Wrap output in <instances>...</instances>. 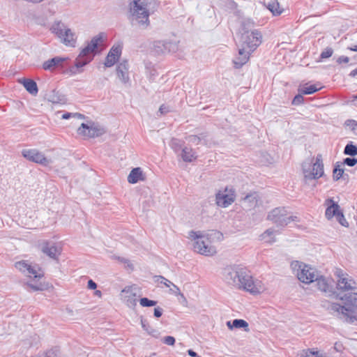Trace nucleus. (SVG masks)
I'll return each mask as SVG.
<instances>
[{
  "mask_svg": "<svg viewBox=\"0 0 357 357\" xmlns=\"http://www.w3.org/2000/svg\"><path fill=\"white\" fill-rule=\"evenodd\" d=\"M347 125L351 126L352 130L357 134V121L355 120H348Z\"/></svg>",
  "mask_w": 357,
  "mask_h": 357,
  "instance_id": "09e8293b",
  "label": "nucleus"
},
{
  "mask_svg": "<svg viewBox=\"0 0 357 357\" xmlns=\"http://www.w3.org/2000/svg\"><path fill=\"white\" fill-rule=\"evenodd\" d=\"M252 52L246 47L242 45V47L238 50V56L234 60L235 67L239 68L245 64Z\"/></svg>",
  "mask_w": 357,
  "mask_h": 357,
  "instance_id": "4be33fe9",
  "label": "nucleus"
},
{
  "mask_svg": "<svg viewBox=\"0 0 357 357\" xmlns=\"http://www.w3.org/2000/svg\"><path fill=\"white\" fill-rule=\"evenodd\" d=\"M92 60V57H86L85 56H81V53H79V56L77 57L75 61V68H72L70 71L73 73H81L82 70H79L83 66H86Z\"/></svg>",
  "mask_w": 357,
  "mask_h": 357,
  "instance_id": "a878e982",
  "label": "nucleus"
},
{
  "mask_svg": "<svg viewBox=\"0 0 357 357\" xmlns=\"http://www.w3.org/2000/svg\"><path fill=\"white\" fill-rule=\"evenodd\" d=\"M116 74L122 82L127 83L129 81L128 63L127 61H123L118 64Z\"/></svg>",
  "mask_w": 357,
  "mask_h": 357,
  "instance_id": "b1692460",
  "label": "nucleus"
},
{
  "mask_svg": "<svg viewBox=\"0 0 357 357\" xmlns=\"http://www.w3.org/2000/svg\"><path fill=\"white\" fill-rule=\"evenodd\" d=\"M349 61V58L348 56H341L338 57V59H337V62L340 64L342 63H347Z\"/></svg>",
  "mask_w": 357,
  "mask_h": 357,
  "instance_id": "603ef678",
  "label": "nucleus"
},
{
  "mask_svg": "<svg viewBox=\"0 0 357 357\" xmlns=\"http://www.w3.org/2000/svg\"><path fill=\"white\" fill-rule=\"evenodd\" d=\"M139 303L143 307H151L155 305L157 303L147 298H142L139 300Z\"/></svg>",
  "mask_w": 357,
  "mask_h": 357,
  "instance_id": "58836bf2",
  "label": "nucleus"
},
{
  "mask_svg": "<svg viewBox=\"0 0 357 357\" xmlns=\"http://www.w3.org/2000/svg\"><path fill=\"white\" fill-rule=\"evenodd\" d=\"M355 99H357V96L354 97Z\"/></svg>",
  "mask_w": 357,
  "mask_h": 357,
  "instance_id": "338daca9",
  "label": "nucleus"
},
{
  "mask_svg": "<svg viewBox=\"0 0 357 357\" xmlns=\"http://www.w3.org/2000/svg\"><path fill=\"white\" fill-rule=\"evenodd\" d=\"M94 294L96 296H97L98 297L102 296V292L100 290H96Z\"/></svg>",
  "mask_w": 357,
  "mask_h": 357,
  "instance_id": "680f3d73",
  "label": "nucleus"
},
{
  "mask_svg": "<svg viewBox=\"0 0 357 357\" xmlns=\"http://www.w3.org/2000/svg\"><path fill=\"white\" fill-rule=\"evenodd\" d=\"M357 75V68H356L355 70H352L350 74H349V76L351 77H355Z\"/></svg>",
  "mask_w": 357,
  "mask_h": 357,
  "instance_id": "052dcab7",
  "label": "nucleus"
},
{
  "mask_svg": "<svg viewBox=\"0 0 357 357\" xmlns=\"http://www.w3.org/2000/svg\"><path fill=\"white\" fill-rule=\"evenodd\" d=\"M50 30L67 46L75 47L77 37L75 33L61 22H54Z\"/></svg>",
  "mask_w": 357,
  "mask_h": 357,
  "instance_id": "1a4fd4ad",
  "label": "nucleus"
},
{
  "mask_svg": "<svg viewBox=\"0 0 357 357\" xmlns=\"http://www.w3.org/2000/svg\"><path fill=\"white\" fill-rule=\"evenodd\" d=\"M303 173L306 180L318 179L324 175V164L321 155H317L315 161L310 158L302 165Z\"/></svg>",
  "mask_w": 357,
  "mask_h": 357,
  "instance_id": "423d86ee",
  "label": "nucleus"
},
{
  "mask_svg": "<svg viewBox=\"0 0 357 357\" xmlns=\"http://www.w3.org/2000/svg\"><path fill=\"white\" fill-rule=\"evenodd\" d=\"M187 139L192 143L199 144L201 141V137L197 135H190L187 137Z\"/></svg>",
  "mask_w": 357,
  "mask_h": 357,
  "instance_id": "8fccbe9b",
  "label": "nucleus"
},
{
  "mask_svg": "<svg viewBox=\"0 0 357 357\" xmlns=\"http://www.w3.org/2000/svg\"><path fill=\"white\" fill-rule=\"evenodd\" d=\"M219 233L212 231L210 233H204L201 231H190L189 238L194 241V250L204 256H213L216 254V248L211 244V239L218 235Z\"/></svg>",
  "mask_w": 357,
  "mask_h": 357,
  "instance_id": "20e7f679",
  "label": "nucleus"
},
{
  "mask_svg": "<svg viewBox=\"0 0 357 357\" xmlns=\"http://www.w3.org/2000/svg\"><path fill=\"white\" fill-rule=\"evenodd\" d=\"M340 165L337 162L333 171V178L334 181H338L344 174V169L340 167Z\"/></svg>",
  "mask_w": 357,
  "mask_h": 357,
  "instance_id": "f704fd0d",
  "label": "nucleus"
},
{
  "mask_svg": "<svg viewBox=\"0 0 357 357\" xmlns=\"http://www.w3.org/2000/svg\"><path fill=\"white\" fill-rule=\"evenodd\" d=\"M157 281L160 282V283H163L166 287H170L173 284V283L169 281V280L166 279L165 278L162 276H157Z\"/></svg>",
  "mask_w": 357,
  "mask_h": 357,
  "instance_id": "a18cd8bd",
  "label": "nucleus"
},
{
  "mask_svg": "<svg viewBox=\"0 0 357 357\" xmlns=\"http://www.w3.org/2000/svg\"><path fill=\"white\" fill-rule=\"evenodd\" d=\"M303 102V97L302 96V95L298 94V95H296L294 97V98L293 99L292 104L294 105H298L301 104Z\"/></svg>",
  "mask_w": 357,
  "mask_h": 357,
  "instance_id": "de8ad7c7",
  "label": "nucleus"
},
{
  "mask_svg": "<svg viewBox=\"0 0 357 357\" xmlns=\"http://www.w3.org/2000/svg\"><path fill=\"white\" fill-rule=\"evenodd\" d=\"M348 49L351 51H354V52H357V45H354V47H348Z\"/></svg>",
  "mask_w": 357,
  "mask_h": 357,
  "instance_id": "e2e57ef3",
  "label": "nucleus"
},
{
  "mask_svg": "<svg viewBox=\"0 0 357 357\" xmlns=\"http://www.w3.org/2000/svg\"><path fill=\"white\" fill-rule=\"evenodd\" d=\"M243 203L248 209L255 208L259 202V197L256 192L250 193L243 199Z\"/></svg>",
  "mask_w": 357,
  "mask_h": 357,
  "instance_id": "cd10ccee",
  "label": "nucleus"
},
{
  "mask_svg": "<svg viewBox=\"0 0 357 357\" xmlns=\"http://www.w3.org/2000/svg\"><path fill=\"white\" fill-rule=\"evenodd\" d=\"M103 38L104 34L102 33L94 36L87 45L80 52L81 56L93 58L97 52L98 47L103 43Z\"/></svg>",
  "mask_w": 357,
  "mask_h": 357,
  "instance_id": "2eb2a0df",
  "label": "nucleus"
},
{
  "mask_svg": "<svg viewBox=\"0 0 357 357\" xmlns=\"http://www.w3.org/2000/svg\"><path fill=\"white\" fill-rule=\"evenodd\" d=\"M320 89L321 87H318L317 85L313 84L308 86H304L303 88L299 89V91L303 94H312Z\"/></svg>",
  "mask_w": 357,
  "mask_h": 357,
  "instance_id": "4c0bfd02",
  "label": "nucleus"
},
{
  "mask_svg": "<svg viewBox=\"0 0 357 357\" xmlns=\"http://www.w3.org/2000/svg\"><path fill=\"white\" fill-rule=\"evenodd\" d=\"M340 298L344 301V305L333 303L331 310L337 312L338 318L344 322L353 324L357 321V293L345 294Z\"/></svg>",
  "mask_w": 357,
  "mask_h": 357,
  "instance_id": "7ed1b4c3",
  "label": "nucleus"
},
{
  "mask_svg": "<svg viewBox=\"0 0 357 357\" xmlns=\"http://www.w3.org/2000/svg\"><path fill=\"white\" fill-rule=\"evenodd\" d=\"M66 60V57L56 56L44 62L43 67L45 70H52L55 67L61 66Z\"/></svg>",
  "mask_w": 357,
  "mask_h": 357,
  "instance_id": "bb28decb",
  "label": "nucleus"
},
{
  "mask_svg": "<svg viewBox=\"0 0 357 357\" xmlns=\"http://www.w3.org/2000/svg\"><path fill=\"white\" fill-rule=\"evenodd\" d=\"M274 234V229H268L259 236V240L264 241L266 243H272L275 241Z\"/></svg>",
  "mask_w": 357,
  "mask_h": 357,
  "instance_id": "2f4dec72",
  "label": "nucleus"
},
{
  "mask_svg": "<svg viewBox=\"0 0 357 357\" xmlns=\"http://www.w3.org/2000/svg\"><path fill=\"white\" fill-rule=\"evenodd\" d=\"M335 275L337 278V289L340 291H346L356 289V282L342 270L337 268Z\"/></svg>",
  "mask_w": 357,
  "mask_h": 357,
  "instance_id": "f8f14e48",
  "label": "nucleus"
},
{
  "mask_svg": "<svg viewBox=\"0 0 357 357\" xmlns=\"http://www.w3.org/2000/svg\"><path fill=\"white\" fill-rule=\"evenodd\" d=\"M169 112V109L167 106L165 105H162L159 108V112L160 114H167Z\"/></svg>",
  "mask_w": 357,
  "mask_h": 357,
  "instance_id": "6e6d98bb",
  "label": "nucleus"
},
{
  "mask_svg": "<svg viewBox=\"0 0 357 357\" xmlns=\"http://www.w3.org/2000/svg\"><path fill=\"white\" fill-rule=\"evenodd\" d=\"M119 260L126 264H127V266L130 268L131 269L133 268L132 267V264L130 262L129 260L126 259H124V258H119Z\"/></svg>",
  "mask_w": 357,
  "mask_h": 357,
  "instance_id": "13d9d810",
  "label": "nucleus"
},
{
  "mask_svg": "<svg viewBox=\"0 0 357 357\" xmlns=\"http://www.w3.org/2000/svg\"><path fill=\"white\" fill-rule=\"evenodd\" d=\"M103 38L104 34L102 33L94 36L87 45L80 52L81 56L93 58L97 52L98 47L103 43Z\"/></svg>",
  "mask_w": 357,
  "mask_h": 357,
  "instance_id": "f3484780",
  "label": "nucleus"
},
{
  "mask_svg": "<svg viewBox=\"0 0 357 357\" xmlns=\"http://www.w3.org/2000/svg\"><path fill=\"white\" fill-rule=\"evenodd\" d=\"M19 82L23 84L26 90L31 95L35 96L38 93V86L36 82L33 80L29 79H20Z\"/></svg>",
  "mask_w": 357,
  "mask_h": 357,
  "instance_id": "c85d7f7f",
  "label": "nucleus"
},
{
  "mask_svg": "<svg viewBox=\"0 0 357 357\" xmlns=\"http://www.w3.org/2000/svg\"><path fill=\"white\" fill-rule=\"evenodd\" d=\"M170 146L172 147V149H174L175 152L179 151L182 148L180 141L177 139H172L170 142Z\"/></svg>",
  "mask_w": 357,
  "mask_h": 357,
  "instance_id": "a19ab883",
  "label": "nucleus"
},
{
  "mask_svg": "<svg viewBox=\"0 0 357 357\" xmlns=\"http://www.w3.org/2000/svg\"><path fill=\"white\" fill-rule=\"evenodd\" d=\"M236 199L235 190L232 186H227L223 190H219L215 195L218 206L227 208Z\"/></svg>",
  "mask_w": 357,
  "mask_h": 357,
  "instance_id": "9b49d317",
  "label": "nucleus"
},
{
  "mask_svg": "<svg viewBox=\"0 0 357 357\" xmlns=\"http://www.w3.org/2000/svg\"><path fill=\"white\" fill-rule=\"evenodd\" d=\"M137 288L135 286H127L120 293L122 301L130 308L134 309L137 305Z\"/></svg>",
  "mask_w": 357,
  "mask_h": 357,
  "instance_id": "4468645a",
  "label": "nucleus"
},
{
  "mask_svg": "<svg viewBox=\"0 0 357 357\" xmlns=\"http://www.w3.org/2000/svg\"><path fill=\"white\" fill-rule=\"evenodd\" d=\"M144 175L140 167L132 169L128 176V181L132 184L136 183L139 181H144Z\"/></svg>",
  "mask_w": 357,
  "mask_h": 357,
  "instance_id": "393cba45",
  "label": "nucleus"
},
{
  "mask_svg": "<svg viewBox=\"0 0 357 357\" xmlns=\"http://www.w3.org/2000/svg\"><path fill=\"white\" fill-rule=\"evenodd\" d=\"M343 164L349 167H354L357 164V158H346L344 159Z\"/></svg>",
  "mask_w": 357,
  "mask_h": 357,
  "instance_id": "37998d69",
  "label": "nucleus"
},
{
  "mask_svg": "<svg viewBox=\"0 0 357 357\" xmlns=\"http://www.w3.org/2000/svg\"><path fill=\"white\" fill-rule=\"evenodd\" d=\"M232 326L236 328H244L245 331H249L248 324L243 319H234L232 321Z\"/></svg>",
  "mask_w": 357,
  "mask_h": 357,
  "instance_id": "e433bc0d",
  "label": "nucleus"
},
{
  "mask_svg": "<svg viewBox=\"0 0 357 357\" xmlns=\"http://www.w3.org/2000/svg\"><path fill=\"white\" fill-rule=\"evenodd\" d=\"M356 105H357V103H356Z\"/></svg>",
  "mask_w": 357,
  "mask_h": 357,
  "instance_id": "774afa93",
  "label": "nucleus"
},
{
  "mask_svg": "<svg viewBox=\"0 0 357 357\" xmlns=\"http://www.w3.org/2000/svg\"><path fill=\"white\" fill-rule=\"evenodd\" d=\"M318 289L322 291H326L329 288V284L325 278L319 274L318 278L315 279Z\"/></svg>",
  "mask_w": 357,
  "mask_h": 357,
  "instance_id": "72a5a7b5",
  "label": "nucleus"
},
{
  "mask_svg": "<svg viewBox=\"0 0 357 357\" xmlns=\"http://www.w3.org/2000/svg\"><path fill=\"white\" fill-rule=\"evenodd\" d=\"M224 281L238 289H243L252 294L261 293L264 290L262 282L254 280L248 269L240 266H229L222 271Z\"/></svg>",
  "mask_w": 357,
  "mask_h": 357,
  "instance_id": "f257e3e1",
  "label": "nucleus"
},
{
  "mask_svg": "<svg viewBox=\"0 0 357 357\" xmlns=\"http://www.w3.org/2000/svg\"><path fill=\"white\" fill-rule=\"evenodd\" d=\"M79 135L87 138H93L99 137L105 133L103 128L91 124L89 126L85 123H82L81 126L77 129Z\"/></svg>",
  "mask_w": 357,
  "mask_h": 357,
  "instance_id": "a211bd4d",
  "label": "nucleus"
},
{
  "mask_svg": "<svg viewBox=\"0 0 357 357\" xmlns=\"http://www.w3.org/2000/svg\"><path fill=\"white\" fill-rule=\"evenodd\" d=\"M177 45L172 42L155 41L153 43V51L156 54H165L168 52H175L177 50Z\"/></svg>",
  "mask_w": 357,
  "mask_h": 357,
  "instance_id": "aec40b11",
  "label": "nucleus"
},
{
  "mask_svg": "<svg viewBox=\"0 0 357 357\" xmlns=\"http://www.w3.org/2000/svg\"><path fill=\"white\" fill-rule=\"evenodd\" d=\"M71 116H77V117H78L79 119H84V115H82L81 114H78V113H75V114L66 113V114H63L62 115V119H68Z\"/></svg>",
  "mask_w": 357,
  "mask_h": 357,
  "instance_id": "49530a36",
  "label": "nucleus"
},
{
  "mask_svg": "<svg viewBox=\"0 0 357 357\" xmlns=\"http://www.w3.org/2000/svg\"><path fill=\"white\" fill-rule=\"evenodd\" d=\"M248 26H253L252 23H248Z\"/></svg>",
  "mask_w": 357,
  "mask_h": 357,
  "instance_id": "69168bd1",
  "label": "nucleus"
},
{
  "mask_svg": "<svg viewBox=\"0 0 357 357\" xmlns=\"http://www.w3.org/2000/svg\"><path fill=\"white\" fill-rule=\"evenodd\" d=\"M164 344L173 346L175 344V338L172 336H166L162 339Z\"/></svg>",
  "mask_w": 357,
  "mask_h": 357,
  "instance_id": "c03bdc74",
  "label": "nucleus"
},
{
  "mask_svg": "<svg viewBox=\"0 0 357 357\" xmlns=\"http://www.w3.org/2000/svg\"><path fill=\"white\" fill-rule=\"evenodd\" d=\"M181 156L183 160L187 162H190L197 158L195 152L192 149L189 147H184L182 149Z\"/></svg>",
  "mask_w": 357,
  "mask_h": 357,
  "instance_id": "7c9ffc66",
  "label": "nucleus"
},
{
  "mask_svg": "<svg viewBox=\"0 0 357 357\" xmlns=\"http://www.w3.org/2000/svg\"><path fill=\"white\" fill-rule=\"evenodd\" d=\"M291 267L298 279L303 283L310 284L318 278V271L305 264L295 261L291 264Z\"/></svg>",
  "mask_w": 357,
  "mask_h": 357,
  "instance_id": "6e6552de",
  "label": "nucleus"
},
{
  "mask_svg": "<svg viewBox=\"0 0 357 357\" xmlns=\"http://www.w3.org/2000/svg\"><path fill=\"white\" fill-rule=\"evenodd\" d=\"M121 54V45L113 46L109 50L105 61L106 67H112L118 61Z\"/></svg>",
  "mask_w": 357,
  "mask_h": 357,
  "instance_id": "412c9836",
  "label": "nucleus"
},
{
  "mask_svg": "<svg viewBox=\"0 0 357 357\" xmlns=\"http://www.w3.org/2000/svg\"><path fill=\"white\" fill-rule=\"evenodd\" d=\"M15 266L26 276L33 278L34 280L38 279L36 282L30 281L26 283V285L33 291H43L46 289L45 284L39 281L44 276L40 268L36 266H33L24 260L16 262Z\"/></svg>",
  "mask_w": 357,
  "mask_h": 357,
  "instance_id": "39448f33",
  "label": "nucleus"
},
{
  "mask_svg": "<svg viewBox=\"0 0 357 357\" xmlns=\"http://www.w3.org/2000/svg\"><path fill=\"white\" fill-rule=\"evenodd\" d=\"M301 357H326L322 353L314 349H307L302 350Z\"/></svg>",
  "mask_w": 357,
  "mask_h": 357,
  "instance_id": "473e14b6",
  "label": "nucleus"
},
{
  "mask_svg": "<svg viewBox=\"0 0 357 357\" xmlns=\"http://www.w3.org/2000/svg\"><path fill=\"white\" fill-rule=\"evenodd\" d=\"M22 155L26 160L43 166H48L52 163L51 159L45 157L43 152L36 149H23Z\"/></svg>",
  "mask_w": 357,
  "mask_h": 357,
  "instance_id": "ddd939ff",
  "label": "nucleus"
},
{
  "mask_svg": "<svg viewBox=\"0 0 357 357\" xmlns=\"http://www.w3.org/2000/svg\"><path fill=\"white\" fill-rule=\"evenodd\" d=\"M262 35L257 29L248 30L245 25L243 28L241 33L242 45L246 47L251 52H254L261 43Z\"/></svg>",
  "mask_w": 357,
  "mask_h": 357,
  "instance_id": "9d476101",
  "label": "nucleus"
},
{
  "mask_svg": "<svg viewBox=\"0 0 357 357\" xmlns=\"http://www.w3.org/2000/svg\"><path fill=\"white\" fill-rule=\"evenodd\" d=\"M333 54V50L331 47L326 48L321 54V59H328L331 57Z\"/></svg>",
  "mask_w": 357,
  "mask_h": 357,
  "instance_id": "79ce46f5",
  "label": "nucleus"
},
{
  "mask_svg": "<svg viewBox=\"0 0 357 357\" xmlns=\"http://www.w3.org/2000/svg\"><path fill=\"white\" fill-rule=\"evenodd\" d=\"M103 38L104 34L102 33L94 36L87 45L80 52L81 56L93 58L97 52L98 47L103 43Z\"/></svg>",
  "mask_w": 357,
  "mask_h": 357,
  "instance_id": "dca6fc26",
  "label": "nucleus"
},
{
  "mask_svg": "<svg viewBox=\"0 0 357 357\" xmlns=\"http://www.w3.org/2000/svg\"><path fill=\"white\" fill-rule=\"evenodd\" d=\"M344 153L345 155L354 156L357 155V146L354 145L352 143L347 144L344 148Z\"/></svg>",
  "mask_w": 357,
  "mask_h": 357,
  "instance_id": "c9c22d12",
  "label": "nucleus"
},
{
  "mask_svg": "<svg viewBox=\"0 0 357 357\" xmlns=\"http://www.w3.org/2000/svg\"><path fill=\"white\" fill-rule=\"evenodd\" d=\"M172 286V288H171V289H170V291H171L173 294H176V295H180V296H181L182 297H183V294L181 292V291H180L179 288H178L176 285H175L174 284H173Z\"/></svg>",
  "mask_w": 357,
  "mask_h": 357,
  "instance_id": "3c124183",
  "label": "nucleus"
},
{
  "mask_svg": "<svg viewBox=\"0 0 357 357\" xmlns=\"http://www.w3.org/2000/svg\"><path fill=\"white\" fill-rule=\"evenodd\" d=\"M97 287L96 283L92 280L88 281V288L90 289H96Z\"/></svg>",
  "mask_w": 357,
  "mask_h": 357,
  "instance_id": "4d7b16f0",
  "label": "nucleus"
},
{
  "mask_svg": "<svg viewBox=\"0 0 357 357\" xmlns=\"http://www.w3.org/2000/svg\"><path fill=\"white\" fill-rule=\"evenodd\" d=\"M188 354L189 356H190L192 357H200L199 356L197 355V354L195 351H194L192 349H189L188 351Z\"/></svg>",
  "mask_w": 357,
  "mask_h": 357,
  "instance_id": "bf43d9fd",
  "label": "nucleus"
},
{
  "mask_svg": "<svg viewBox=\"0 0 357 357\" xmlns=\"http://www.w3.org/2000/svg\"><path fill=\"white\" fill-rule=\"evenodd\" d=\"M162 314V309L158 307L154 309V316L157 318H159Z\"/></svg>",
  "mask_w": 357,
  "mask_h": 357,
  "instance_id": "864d4df0",
  "label": "nucleus"
},
{
  "mask_svg": "<svg viewBox=\"0 0 357 357\" xmlns=\"http://www.w3.org/2000/svg\"><path fill=\"white\" fill-rule=\"evenodd\" d=\"M45 357H58V355L55 350L51 349L45 354Z\"/></svg>",
  "mask_w": 357,
  "mask_h": 357,
  "instance_id": "5fc2aeb1",
  "label": "nucleus"
},
{
  "mask_svg": "<svg viewBox=\"0 0 357 357\" xmlns=\"http://www.w3.org/2000/svg\"><path fill=\"white\" fill-rule=\"evenodd\" d=\"M264 3L274 15H279L282 13V9L280 8L277 0H264Z\"/></svg>",
  "mask_w": 357,
  "mask_h": 357,
  "instance_id": "c756f323",
  "label": "nucleus"
},
{
  "mask_svg": "<svg viewBox=\"0 0 357 357\" xmlns=\"http://www.w3.org/2000/svg\"><path fill=\"white\" fill-rule=\"evenodd\" d=\"M141 325L143 329L146 331L149 334L153 335V333L155 332V331L149 326L146 320L142 319Z\"/></svg>",
  "mask_w": 357,
  "mask_h": 357,
  "instance_id": "ea45409f",
  "label": "nucleus"
},
{
  "mask_svg": "<svg viewBox=\"0 0 357 357\" xmlns=\"http://www.w3.org/2000/svg\"><path fill=\"white\" fill-rule=\"evenodd\" d=\"M154 0H134L130 4L129 19L131 24L146 29L150 24L149 15L154 8Z\"/></svg>",
  "mask_w": 357,
  "mask_h": 357,
  "instance_id": "f03ea898",
  "label": "nucleus"
},
{
  "mask_svg": "<svg viewBox=\"0 0 357 357\" xmlns=\"http://www.w3.org/2000/svg\"><path fill=\"white\" fill-rule=\"evenodd\" d=\"M326 204L327 205V208L326 210L325 215L328 220L333 218L334 216L343 217V214L339 210V205L337 203L334 202L332 199H326Z\"/></svg>",
  "mask_w": 357,
  "mask_h": 357,
  "instance_id": "5701e85b",
  "label": "nucleus"
},
{
  "mask_svg": "<svg viewBox=\"0 0 357 357\" xmlns=\"http://www.w3.org/2000/svg\"><path fill=\"white\" fill-rule=\"evenodd\" d=\"M41 252L54 260H58L61 248L55 243L45 241L40 244Z\"/></svg>",
  "mask_w": 357,
  "mask_h": 357,
  "instance_id": "6ab92c4d",
  "label": "nucleus"
},
{
  "mask_svg": "<svg viewBox=\"0 0 357 357\" xmlns=\"http://www.w3.org/2000/svg\"><path fill=\"white\" fill-rule=\"evenodd\" d=\"M227 326L229 329H232L233 328H234V326H232V324L229 321L227 322Z\"/></svg>",
  "mask_w": 357,
  "mask_h": 357,
  "instance_id": "0e129e2a",
  "label": "nucleus"
},
{
  "mask_svg": "<svg viewBox=\"0 0 357 357\" xmlns=\"http://www.w3.org/2000/svg\"><path fill=\"white\" fill-rule=\"evenodd\" d=\"M267 220L271 221L277 227H284L291 222H299L296 215H289L285 207L280 206L272 209L267 215Z\"/></svg>",
  "mask_w": 357,
  "mask_h": 357,
  "instance_id": "0eeeda50",
  "label": "nucleus"
}]
</instances>
